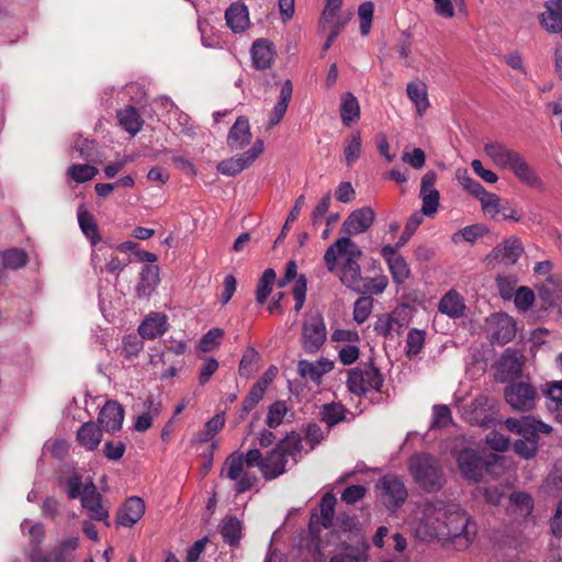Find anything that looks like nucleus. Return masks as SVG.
<instances>
[{
  "label": "nucleus",
  "instance_id": "obj_1",
  "mask_svg": "<svg viewBox=\"0 0 562 562\" xmlns=\"http://www.w3.org/2000/svg\"><path fill=\"white\" fill-rule=\"evenodd\" d=\"M361 249L349 236L337 238L324 254V262L329 272H338L340 282L351 291L362 279L359 259Z\"/></svg>",
  "mask_w": 562,
  "mask_h": 562
},
{
  "label": "nucleus",
  "instance_id": "obj_2",
  "mask_svg": "<svg viewBox=\"0 0 562 562\" xmlns=\"http://www.w3.org/2000/svg\"><path fill=\"white\" fill-rule=\"evenodd\" d=\"M442 541L451 542L457 550H465L473 542L477 527L472 517L460 506L443 505Z\"/></svg>",
  "mask_w": 562,
  "mask_h": 562
},
{
  "label": "nucleus",
  "instance_id": "obj_3",
  "mask_svg": "<svg viewBox=\"0 0 562 562\" xmlns=\"http://www.w3.org/2000/svg\"><path fill=\"white\" fill-rule=\"evenodd\" d=\"M506 428L521 438L514 442V451L521 458L532 459L539 445V435H548L552 431V427L533 416H522L521 418H507L505 420Z\"/></svg>",
  "mask_w": 562,
  "mask_h": 562
},
{
  "label": "nucleus",
  "instance_id": "obj_4",
  "mask_svg": "<svg viewBox=\"0 0 562 562\" xmlns=\"http://www.w3.org/2000/svg\"><path fill=\"white\" fill-rule=\"evenodd\" d=\"M408 470L414 481L426 493H436L445 484L440 462L429 453L419 452L413 454L408 461Z\"/></svg>",
  "mask_w": 562,
  "mask_h": 562
},
{
  "label": "nucleus",
  "instance_id": "obj_5",
  "mask_svg": "<svg viewBox=\"0 0 562 562\" xmlns=\"http://www.w3.org/2000/svg\"><path fill=\"white\" fill-rule=\"evenodd\" d=\"M383 382L382 373L370 362L349 370L346 383L350 393L362 396L370 391L380 392Z\"/></svg>",
  "mask_w": 562,
  "mask_h": 562
},
{
  "label": "nucleus",
  "instance_id": "obj_6",
  "mask_svg": "<svg viewBox=\"0 0 562 562\" xmlns=\"http://www.w3.org/2000/svg\"><path fill=\"white\" fill-rule=\"evenodd\" d=\"M445 519L443 505L427 503L415 525V536L422 541L441 540Z\"/></svg>",
  "mask_w": 562,
  "mask_h": 562
},
{
  "label": "nucleus",
  "instance_id": "obj_7",
  "mask_svg": "<svg viewBox=\"0 0 562 562\" xmlns=\"http://www.w3.org/2000/svg\"><path fill=\"white\" fill-rule=\"evenodd\" d=\"M244 454L234 451L224 461L220 475L235 483L236 494H243L251 490L257 483L256 474L245 471Z\"/></svg>",
  "mask_w": 562,
  "mask_h": 562
},
{
  "label": "nucleus",
  "instance_id": "obj_8",
  "mask_svg": "<svg viewBox=\"0 0 562 562\" xmlns=\"http://www.w3.org/2000/svg\"><path fill=\"white\" fill-rule=\"evenodd\" d=\"M506 403L516 412H532L539 400V394L531 383L525 381L510 382L504 390Z\"/></svg>",
  "mask_w": 562,
  "mask_h": 562
},
{
  "label": "nucleus",
  "instance_id": "obj_9",
  "mask_svg": "<svg viewBox=\"0 0 562 562\" xmlns=\"http://www.w3.org/2000/svg\"><path fill=\"white\" fill-rule=\"evenodd\" d=\"M326 326L322 316H312L302 326V348L308 355L316 353L326 341Z\"/></svg>",
  "mask_w": 562,
  "mask_h": 562
},
{
  "label": "nucleus",
  "instance_id": "obj_10",
  "mask_svg": "<svg viewBox=\"0 0 562 562\" xmlns=\"http://www.w3.org/2000/svg\"><path fill=\"white\" fill-rule=\"evenodd\" d=\"M262 151L263 142L261 139H257L250 149L222 160L217 165V171L224 176L234 177L248 168L262 154Z\"/></svg>",
  "mask_w": 562,
  "mask_h": 562
},
{
  "label": "nucleus",
  "instance_id": "obj_11",
  "mask_svg": "<svg viewBox=\"0 0 562 562\" xmlns=\"http://www.w3.org/2000/svg\"><path fill=\"white\" fill-rule=\"evenodd\" d=\"M378 488L381 491L383 505L390 510L401 507L407 498V490L404 483L395 475L381 477Z\"/></svg>",
  "mask_w": 562,
  "mask_h": 562
},
{
  "label": "nucleus",
  "instance_id": "obj_12",
  "mask_svg": "<svg viewBox=\"0 0 562 562\" xmlns=\"http://www.w3.org/2000/svg\"><path fill=\"white\" fill-rule=\"evenodd\" d=\"M495 378L498 382L514 381L521 375L522 362L519 351L506 348L495 364Z\"/></svg>",
  "mask_w": 562,
  "mask_h": 562
},
{
  "label": "nucleus",
  "instance_id": "obj_13",
  "mask_svg": "<svg viewBox=\"0 0 562 562\" xmlns=\"http://www.w3.org/2000/svg\"><path fill=\"white\" fill-rule=\"evenodd\" d=\"M458 467L464 479L479 482L488 471L486 461L474 450L463 449L457 457Z\"/></svg>",
  "mask_w": 562,
  "mask_h": 562
},
{
  "label": "nucleus",
  "instance_id": "obj_14",
  "mask_svg": "<svg viewBox=\"0 0 562 562\" xmlns=\"http://www.w3.org/2000/svg\"><path fill=\"white\" fill-rule=\"evenodd\" d=\"M81 506L87 509L92 520L104 521L109 525V513L103 507L102 495L98 492L92 480H88L83 487V495L80 498Z\"/></svg>",
  "mask_w": 562,
  "mask_h": 562
},
{
  "label": "nucleus",
  "instance_id": "obj_15",
  "mask_svg": "<svg viewBox=\"0 0 562 562\" xmlns=\"http://www.w3.org/2000/svg\"><path fill=\"white\" fill-rule=\"evenodd\" d=\"M436 180L437 173L434 170H429L423 176L420 182L419 196L423 201L420 212L428 217L434 216L439 206L440 194L435 188Z\"/></svg>",
  "mask_w": 562,
  "mask_h": 562
},
{
  "label": "nucleus",
  "instance_id": "obj_16",
  "mask_svg": "<svg viewBox=\"0 0 562 562\" xmlns=\"http://www.w3.org/2000/svg\"><path fill=\"white\" fill-rule=\"evenodd\" d=\"M375 220L374 211L369 207H360L351 212L342 223V231L347 235H358L367 232Z\"/></svg>",
  "mask_w": 562,
  "mask_h": 562
},
{
  "label": "nucleus",
  "instance_id": "obj_17",
  "mask_svg": "<svg viewBox=\"0 0 562 562\" xmlns=\"http://www.w3.org/2000/svg\"><path fill=\"white\" fill-rule=\"evenodd\" d=\"M380 252L387 263L393 281L396 284H403L411 276V269L405 258L398 252H394V248H391L390 245H384Z\"/></svg>",
  "mask_w": 562,
  "mask_h": 562
},
{
  "label": "nucleus",
  "instance_id": "obj_18",
  "mask_svg": "<svg viewBox=\"0 0 562 562\" xmlns=\"http://www.w3.org/2000/svg\"><path fill=\"white\" fill-rule=\"evenodd\" d=\"M539 299L549 307L555 308L562 316V282L555 277H549L537 285Z\"/></svg>",
  "mask_w": 562,
  "mask_h": 562
},
{
  "label": "nucleus",
  "instance_id": "obj_19",
  "mask_svg": "<svg viewBox=\"0 0 562 562\" xmlns=\"http://www.w3.org/2000/svg\"><path fill=\"white\" fill-rule=\"evenodd\" d=\"M145 503L138 496H132L120 507L116 515V525L133 527L145 514Z\"/></svg>",
  "mask_w": 562,
  "mask_h": 562
},
{
  "label": "nucleus",
  "instance_id": "obj_20",
  "mask_svg": "<svg viewBox=\"0 0 562 562\" xmlns=\"http://www.w3.org/2000/svg\"><path fill=\"white\" fill-rule=\"evenodd\" d=\"M98 422L109 434L119 431L124 422L123 406L116 401H108L99 413Z\"/></svg>",
  "mask_w": 562,
  "mask_h": 562
},
{
  "label": "nucleus",
  "instance_id": "obj_21",
  "mask_svg": "<svg viewBox=\"0 0 562 562\" xmlns=\"http://www.w3.org/2000/svg\"><path fill=\"white\" fill-rule=\"evenodd\" d=\"M168 328V317L164 313L151 312L138 326V334L144 339H155L162 336Z\"/></svg>",
  "mask_w": 562,
  "mask_h": 562
},
{
  "label": "nucleus",
  "instance_id": "obj_22",
  "mask_svg": "<svg viewBox=\"0 0 562 562\" xmlns=\"http://www.w3.org/2000/svg\"><path fill=\"white\" fill-rule=\"evenodd\" d=\"M493 324L492 339L495 342L506 345L515 338L517 328L516 322L512 316L505 313L496 314L493 317Z\"/></svg>",
  "mask_w": 562,
  "mask_h": 562
},
{
  "label": "nucleus",
  "instance_id": "obj_23",
  "mask_svg": "<svg viewBox=\"0 0 562 562\" xmlns=\"http://www.w3.org/2000/svg\"><path fill=\"white\" fill-rule=\"evenodd\" d=\"M522 252L524 247L520 239L517 237H510L496 246L492 250L491 255L504 265L510 266L518 261Z\"/></svg>",
  "mask_w": 562,
  "mask_h": 562
},
{
  "label": "nucleus",
  "instance_id": "obj_24",
  "mask_svg": "<svg viewBox=\"0 0 562 562\" xmlns=\"http://www.w3.org/2000/svg\"><path fill=\"white\" fill-rule=\"evenodd\" d=\"M225 20L234 33L244 32L250 23L248 8L244 2H233L225 11Z\"/></svg>",
  "mask_w": 562,
  "mask_h": 562
},
{
  "label": "nucleus",
  "instance_id": "obj_25",
  "mask_svg": "<svg viewBox=\"0 0 562 562\" xmlns=\"http://www.w3.org/2000/svg\"><path fill=\"white\" fill-rule=\"evenodd\" d=\"M540 14L541 26L550 33L562 32V0H549Z\"/></svg>",
  "mask_w": 562,
  "mask_h": 562
},
{
  "label": "nucleus",
  "instance_id": "obj_26",
  "mask_svg": "<svg viewBox=\"0 0 562 562\" xmlns=\"http://www.w3.org/2000/svg\"><path fill=\"white\" fill-rule=\"evenodd\" d=\"M289 458L276 446L266 457L262 469V476L270 481L282 475L286 469Z\"/></svg>",
  "mask_w": 562,
  "mask_h": 562
},
{
  "label": "nucleus",
  "instance_id": "obj_27",
  "mask_svg": "<svg viewBox=\"0 0 562 562\" xmlns=\"http://www.w3.org/2000/svg\"><path fill=\"white\" fill-rule=\"evenodd\" d=\"M244 525L233 515H226L220 524V533L223 541L229 547H238L243 538Z\"/></svg>",
  "mask_w": 562,
  "mask_h": 562
},
{
  "label": "nucleus",
  "instance_id": "obj_28",
  "mask_svg": "<svg viewBox=\"0 0 562 562\" xmlns=\"http://www.w3.org/2000/svg\"><path fill=\"white\" fill-rule=\"evenodd\" d=\"M251 140L249 121L245 116L237 117L227 135V145L232 149H241Z\"/></svg>",
  "mask_w": 562,
  "mask_h": 562
},
{
  "label": "nucleus",
  "instance_id": "obj_29",
  "mask_svg": "<svg viewBox=\"0 0 562 562\" xmlns=\"http://www.w3.org/2000/svg\"><path fill=\"white\" fill-rule=\"evenodd\" d=\"M251 60L252 65L257 69H267L270 68L273 58L274 50L271 42L265 38L256 40L252 43L251 49Z\"/></svg>",
  "mask_w": 562,
  "mask_h": 562
},
{
  "label": "nucleus",
  "instance_id": "obj_30",
  "mask_svg": "<svg viewBox=\"0 0 562 562\" xmlns=\"http://www.w3.org/2000/svg\"><path fill=\"white\" fill-rule=\"evenodd\" d=\"M438 311L450 318H460L464 315L465 312L464 299L456 290H449L440 299Z\"/></svg>",
  "mask_w": 562,
  "mask_h": 562
},
{
  "label": "nucleus",
  "instance_id": "obj_31",
  "mask_svg": "<svg viewBox=\"0 0 562 562\" xmlns=\"http://www.w3.org/2000/svg\"><path fill=\"white\" fill-rule=\"evenodd\" d=\"M334 368L333 361L328 359H319L316 362L308 360H300L297 363V372L302 378H310L313 382L319 383L322 376L331 371Z\"/></svg>",
  "mask_w": 562,
  "mask_h": 562
},
{
  "label": "nucleus",
  "instance_id": "obj_32",
  "mask_svg": "<svg viewBox=\"0 0 562 562\" xmlns=\"http://www.w3.org/2000/svg\"><path fill=\"white\" fill-rule=\"evenodd\" d=\"M369 544L359 541L356 544H344L340 552L330 558V562H368Z\"/></svg>",
  "mask_w": 562,
  "mask_h": 562
},
{
  "label": "nucleus",
  "instance_id": "obj_33",
  "mask_svg": "<svg viewBox=\"0 0 562 562\" xmlns=\"http://www.w3.org/2000/svg\"><path fill=\"white\" fill-rule=\"evenodd\" d=\"M293 93V86L290 79H286L280 90V95L277 104L273 106V110L269 116L267 122V127L272 128L277 124H279L288 110L289 103L291 101Z\"/></svg>",
  "mask_w": 562,
  "mask_h": 562
},
{
  "label": "nucleus",
  "instance_id": "obj_34",
  "mask_svg": "<svg viewBox=\"0 0 562 562\" xmlns=\"http://www.w3.org/2000/svg\"><path fill=\"white\" fill-rule=\"evenodd\" d=\"M484 151L493 162L502 169H508L512 161L518 154V151L507 148L499 142L486 143L484 145Z\"/></svg>",
  "mask_w": 562,
  "mask_h": 562
},
{
  "label": "nucleus",
  "instance_id": "obj_35",
  "mask_svg": "<svg viewBox=\"0 0 562 562\" xmlns=\"http://www.w3.org/2000/svg\"><path fill=\"white\" fill-rule=\"evenodd\" d=\"M406 93L408 99L415 105L418 115H423L430 106L427 86L422 80L416 79L409 81L406 86Z\"/></svg>",
  "mask_w": 562,
  "mask_h": 562
},
{
  "label": "nucleus",
  "instance_id": "obj_36",
  "mask_svg": "<svg viewBox=\"0 0 562 562\" xmlns=\"http://www.w3.org/2000/svg\"><path fill=\"white\" fill-rule=\"evenodd\" d=\"M102 440V429L93 422H87L77 431V441L88 451H94Z\"/></svg>",
  "mask_w": 562,
  "mask_h": 562
},
{
  "label": "nucleus",
  "instance_id": "obj_37",
  "mask_svg": "<svg viewBox=\"0 0 562 562\" xmlns=\"http://www.w3.org/2000/svg\"><path fill=\"white\" fill-rule=\"evenodd\" d=\"M508 169L526 186L540 187L542 184L540 178L519 153L516 155Z\"/></svg>",
  "mask_w": 562,
  "mask_h": 562
},
{
  "label": "nucleus",
  "instance_id": "obj_38",
  "mask_svg": "<svg viewBox=\"0 0 562 562\" xmlns=\"http://www.w3.org/2000/svg\"><path fill=\"white\" fill-rule=\"evenodd\" d=\"M159 268L154 265H146L140 272L139 282L136 285V292L139 297L149 296L159 283Z\"/></svg>",
  "mask_w": 562,
  "mask_h": 562
},
{
  "label": "nucleus",
  "instance_id": "obj_39",
  "mask_svg": "<svg viewBox=\"0 0 562 562\" xmlns=\"http://www.w3.org/2000/svg\"><path fill=\"white\" fill-rule=\"evenodd\" d=\"M339 111L345 126H350L351 123L360 119V104L353 93H342Z\"/></svg>",
  "mask_w": 562,
  "mask_h": 562
},
{
  "label": "nucleus",
  "instance_id": "obj_40",
  "mask_svg": "<svg viewBox=\"0 0 562 562\" xmlns=\"http://www.w3.org/2000/svg\"><path fill=\"white\" fill-rule=\"evenodd\" d=\"M116 117L122 128L133 136L143 127V120L138 111L132 105H127L117 111Z\"/></svg>",
  "mask_w": 562,
  "mask_h": 562
},
{
  "label": "nucleus",
  "instance_id": "obj_41",
  "mask_svg": "<svg viewBox=\"0 0 562 562\" xmlns=\"http://www.w3.org/2000/svg\"><path fill=\"white\" fill-rule=\"evenodd\" d=\"M78 223L82 234L89 239L92 246H95L101 240L98 224L93 215L87 210H83L82 206L78 210Z\"/></svg>",
  "mask_w": 562,
  "mask_h": 562
},
{
  "label": "nucleus",
  "instance_id": "obj_42",
  "mask_svg": "<svg viewBox=\"0 0 562 562\" xmlns=\"http://www.w3.org/2000/svg\"><path fill=\"white\" fill-rule=\"evenodd\" d=\"M548 398V409L555 414V419L562 422V381H553L543 391Z\"/></svg>",
  "mask_w": 562,
  "mask_h": 562
},
{
  "label": "nucleus",
  "instance_id": "obj_43",
  "mask_svg": "<svg viewBox=\"0 0 562 562\" xmlns=\"http://www.w3.org/2000/svg\"><path fill=\"white\" fill-rule=\"evenodd\" d=\"M389 284L387 277L384 274L378 276L375 278H363L359 280V283L353 288V292L359 294H381L384 292Z\"/></svg>",
  "mask_w": 562,
  "mask_h": 562
},
{
  "label": "nucleus",
  "instance_id": "obj_44",
  "mask_svg": "<svg viewBox=\"0 0 562 562\" xmlns=\"http://www.w3.org/2000/svg\"><path fill=\"white\" fill-rule=\"evenodd\" d=\"M277 281V273L272 268H268L263 271L261 277L258 280L257 286H256V301L258 304L263 305L269 295L272 292L273 285Z\"/></svg>",
  "mask_w": 562,
  "mask_h": 562
},
{
  "label": "nucleus",
  "instance_id": "obj_45",
  "mask_svg": "<svg viewBox=\"0 0 562 562\" xmlns=\"http://www.w3.org/2000/svg\"><path fill=\"white\" fill-rule=\"evenodd\" d=\"M166 104H170L169 109V115L170 120H175L178 124V127H180L181 133L189 137H194L196 135L195 133V126L191 121V117L181 111L170 99H165Z\"/></svg>",
  "mask_w": 562,
  "mask_h": 562
},
{
  "label": "nucleus",
  "instance_id": "obj_46",
  "mask_svg": "<svg viewBox=\"0 0 562 562\" xmlns=\"http://www.w3.org/2000/svg\"><path fill=\"white\" fill-rule=\"evenodd\" d=\"M362 151L361 134L359 131H352L344 143V155L347 166H352L360 157Z\"/></svg>",
  "mask_w": 562,
  "mask_h": 562
},
{
  "label": "nucleus",
  "instance_id": "obj_47",
  "mask_svg": "<svg viewBox=\"0 0 562 562\" xmlns=\"http://www.w3.org/2000/svg\"><path fill=\"white\" fill-rule=\"evenodd\" d=\"M265 382L261 384L254 383L248 394L243 401L240 411H239V419L244 420L248 414L259 404V402L263 398L265 393Z\"/></svg>",
  "mask_w": 562,
  "mask_h": 562
},
{
  "label": "nucleus",
  "instance_id": "obj_48",
  "mask_svg": "<svg viewBox=\"0 0 562 562\" xmlns=\"http://www.w3.org/2000/svg\"><path fill=\"white\" fill-rule=\"evenodd\" d=\"M509 503L514 513L526 518L533 510V499L526 492H515L509 496Z\"/></svg>",
  "mask_w": 562,
  "mask_h": 562
},
{
  "label": "nucleus",
  "instance_id": "obj_49",
  "mask_svg": "<svg viewBox=\"0 0 562 562\" xmlns=\"http://www.w3.org/2000/svg\"><path fill=\"white\" fill-rule=\"evenodd\" d=\"M336 503L337 499L331 493H326L321 499V515L316 518L317 522H319L325 529L331 527L333 525Z\"/></svg>",
  "mask_w": 562,
  "mask_h": 562
},
{
  "label": "nucleus",
  "instance_id": "obj_50",
  "mask_svg": "<svg viewBox=\"0 0 562 562\" xmlns=\"http://www.w3.org/2000/svg\"><path fill=\"white\" fill-rule=\"evenodd\" d=\"M322 420L330 428L346 418V408L340 403L323 405L321 409Z\"/></svg>",
  "mask_w": 562,
  "mask_h": 562
},
{
  "label": "nucleus",
  "instance_id": "obj_51",
  "mask_svg": "<svg viewBox=\"0 0 562 562\" xmlns=\"http://www.w3.org/2000/svg\"><path fill=\"white\" fill-rule=\"evenodd\" d=\"M277 447L282 450L288 458H292L293 462L296 463V457L303 449L302 438L299 434L292 432L288 435Z\"/></svg>",
  "mask_w": 562,
  "mask_h": 562
},
{
  "label": "nucleus",
  "instance_id": "obj_52",
  "mask_svg": "<svg viewBox=\"0 0 562 562\" xmlns=\"http://www.w3.org/2000/svg\"><path fill=\"white\" fill-rule=\"evenodd\" d=\"M425 338L426 333L424 330L417 328L409 329L405 346V352L408 358H413L422 351Z\"/></svg>",
  "mask_w": 562,
  "mask_h": 562
},
{
  "label": "nucleus",
  "instance_id": "obj_53",
  "mask_svg": "<svg viewBox=\"0 0 562 562\" xmlns=\"http://www.w3.org/2000/svg\"><path fill=\"white\" fill-rule=\"evenodd\" d=\"M2 263L8 269H20L27 263V255L20 248L8 249L2 252Z\"/></svg>",
  "mask_w": 562,
  "mask_h": 562
},
{
  "label": "nucleus",
  "instance_id": "obj_54",
  "mask_svg": "<svg viewBox=\"0 0 562 562\" xmlns=\"http://www.w3.org/2000/svg\"><path fill=\"white\" fill-rule=\"evenodd\" d=\"M98 168L92 165H71L67 169V175L77 183L87 182L95 177Z\"/></svg>",
  "mask_w": 562,
  "mask_h": 562
},
{
  "label": "nucleus",
  "instance_id": "obj_55",
  "mask_svg": "<svg viewBox=\"0 0 562 562\" xmlns=\"http://www.w3.org/2000/svg\"><path fill=\"white\" fill-rule=\"evenodd\" d=\"M373 299L370 295L359 297L353 305V321L363 324L372 313Z\"/></svg>",
  "mask_w": 562,
  "mask_h": 562
},
{
  "label": "nucleus",
  "instance_id": "obj_56",
  "mask_svg": "<svg viewBox=\"0 0 562 562\" xmlns=\"http://www.w3.org/2000/svg\"><path fill=\"white\" fill-rule=\"evenodd\" d=\"M142 337H137L136 335H125L122 340V353L127 360H132L138 356V353L144 348Z\"/></svg>",
  "mask_w": 562,
  "mask_h": 562
},
{
  "label": "nucleus",
  "instance_id": "obj_57",
  "mask_svg": "<svg viewBox=\"0 0 562 562\" xmlns=\"http://www.w3.org/2000/svg\"><path fill=\"white\" fill-rule=\"evenodd\" d=\"M288 412V406L284 401H277L272 403L268 408L267 425L270 428H277L280 426Z\"/></svg>",
  "mask_w": 562,
  "mask_h": 562
},
{
  "label": "nucleus",
  "instance_id": "obj_58",
  "mask_svg": "<svg viewBox=\"0 0 562 562\" xmlns=\"http://www.w3.org/2000/svg\"><path fill=\"white\" fill-rule=\"evenodd\" d=\"M223 336L224 331L221 328L210 329L201 337L199 341V349L203 352H209L218 348Z\"/></svg>",
  "mask_w": 562,
  "mask_h": 562
},
{
  "label": "nucleus",
  "instance_id": "obj_59",
  "mask_svg": "<svg viewBox=\"0 0 562 562\" xmlns=\"http://www.w3.org/2000/svg\"><path fill=\"white\" fill-rule=\"evenodd\" d=\"M30 562H72L71 557H66L64 553L53 549L49 553L45 554L41 549H33L29 554Z\"/></svg>",
  "mask_w": 562,
  "mask_h": 562
},
{
  "label": "nucleus",
  "instance_id": "obj_60",
  "mask_svg": "<svg viewBox=\"0 0 562 562\" xmlns=\"http://www.w3.org/2000/svg\"><path fill=\"white\" fill-rule=\"evenodd\" d=\"M480 202L482 209L485 213L490 214L491 217H495L501 213L503 205L501 204V199L495 193L485 192L482 196H480Z\"/></svg>",
  "mask_w": 562,
  "mask_h": 562
},
{
  "label": "nucleus",
  "instance_id": "obj_61",
  "mask_svg": "<svg viewBox=\"0 0 562 562\" xmlns=\"http://www.w3.org/2000/svg\"><path fill=\"white\" fill-rule=\"evenodd\" d=\"M487 233L485 226L476 224L470 225L462 228L459 233L454 234L452 240L458 243L459 237L469 243H474L477 238L484 236Z\"/></svg>",
  "mask_w": 562,
  "mask_h": 562
},
{
  "label": "nucleus",
  "instance_id": "obj_62",
  "mask_svg": "<svg viewBox=\"0 0 562 562\" xmlns=\"http://www.w3.org/2000/svg\"><path fill=\"white\" fill-rule=\"evenodd\" d=\"M373 12L374 5L370 1L359 5L358 14L360 20V32L362 35H368L371 30Z\"/></svg>",
  "mask_w": 562,
  "mask_h": 562
},
{
  "label": "nucleus",
  "instance_id": "obj_63",
  "mask_svg": "<svg viewBox=\"0 0 562 562\" xmlns=\"http://www.w3.org/2000/svg\"><path fill=\"white\" fill-rule=\"evenodd\" d=\"M514 302L518 310L528 311L533 305L535 294L531 289L519 286L516 290Z\"/></svg>",
  "mask_w": 562,
  "mask_h": 562
},
{
  "label": "nucleus",
  "instance_id": "obj_64",
  "mask_svg": "<svg viewBox=\"0 0 562 562\" xmlns=\"http://www.w3.org/2000/svg\"><path fill=\"white\" fill-rule=\"evenodd\" d=\"M395 324H397V321L392 315L383 314L378 317L374 324V331L376 335L387 338L392 336Z\"/></svg>",
  "mask_w": 562,
  "mask_h": 562
}]
</instances>
